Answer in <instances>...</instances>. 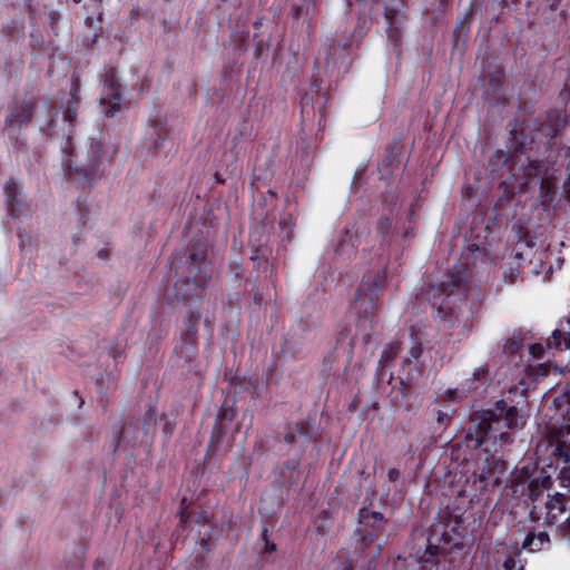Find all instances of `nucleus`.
<instances>
[{"instance_id": "nucleus-1", "label": "nucleus", "mask_w": 570, "mask_h": 570, "mask_svg": "<svg viewBox=\"0 0 570 570\" xmlns=\"http://www.w3.org/2000/svg\"><path fill=\"white\" fill-rule=\"evenodd\" d=\"M528 416L517 406L504 409L499 405L494 411H487L480 415L476 426V440L485 452H500L513 442L512 433L508 430H522Z\"/></svg>"}, {"instance_id": "nucleus-2", "label": "nucleus", "mask_w": 570, "mask_h": 570, "mask_svg": "<svg viewBox=\"0 0 570 570\" xmlns=\"http://www.w3.org/2000/svg\"><path fill=\"white\" fill-rule=\"evenodd\" d=\"M101 154V145L95 139L75 140L68 137L63 148L62 166L66 175L87 177L97 167Z\"/></svg>"}, {"instance_id": "nucleus-3", "label": "nucleus", "mask_w": 570, "mask_h": 570, "mask_svg": "<svg viewBox=\"0 0 570 570\" xmlns=\"http://www.w3.org/2000/svg\"><path fill=\"white\" fill-rule=\"evenodd\" d=\"M563 492H556L546 501L544 522L550 528L560 531L570 541V476H563Z\"/></svg>"}, {"instance_id": "nucleus-4", "label": "nucleus", "mask_w": 570, "mask_h": 570, "mask_svg": "<svg viewBox=\"0 0 570 570\" xmlns=\"http://www.w3.org/2000/svg\"><path fill=\"white\" fill-rule=\"evenodd\" d=\"M543 452H547L551 459L548 465L570 462V424H562L551 430L548 441L537 446L539 455ZM563 476H570V469H567Z\"/></svg>"}, {"instance_id": "nucleus-5", "label": "nucleus", "mask_w": 570, "mask_h": 570, "mask_svg": "<svg viewBox=\"0 0 570 570\" xmlns=\"http://www.w3.org/2000/svg\"><path fill=\"white\" fill-rule=\"evenodd\" d=\"M122 99L124 97L115 71H107L104 78V88L99 99L101 111L107 117L115 116L121 108Z\"/></svg>"}, {"instance_id": "nucleus-6", "label": "nucleus", "mask_w": 570, "mask_h": 570, "mask_svg": "<svg viewBox=\"0 0 570 570\" xmlns=\"http://www.w3.org/2000/svg\"><path fill=\"white\" fill-rule=\"evenodd\" d=\"M438 296L441 297L443 295H445V297H443L439 304V313L442 315V317L444 320H446L448 316H454L456 315V309L458 307H452L451 304L452 303H455L456 301H461V289H460V286H456V292L454 291V288L452 287L450 293L448 292V285H444L442 284L439 288H438Z\"/></svg>"}, {"instance_id": "nucleus-7", "label": "nucleus", "mask_w": 570, "mask_h": 570, "mask_svg": "<svg viewBox=\"0 0 570 570\" xmlns=\"http://www.w3.org/2000/svg\"><path fill=\"white\" fill-rule=\"evenodd\" d=\"M33 104L29 100H22L16 105L7 117V124L10 128H21L32 117Z\"/></svg>"}, {"instance_id": "nucleus-8", "label": "nucleus", "mask_w": 570, "mask_h": 570, "mask_svg": "<svg viewBox=\"0 0 570 570\" xmlns=\"http://www.w3.org/2000/svg\"><path fill=\"white\" fill-rule=\"evenodd\" d=\"M550 546V537L549 534L543 531H529V533L525 535L522 548L527 549L531 552H537L540 550H543Z\"/></svg>"}, {"instance_id": "nucleus-9", "label": "nucleus", "mask_w": 570, "mask_h": 570, "mask_svg": "<svg viewBox=\"0 0 570 570\" xmlns=\"http://www.w3.org/2000/svg\"><path fill=\"white\" fill-rule=\"evenodd\" d=\"M489 375V368L488 367H480L476 371L472 373V381L473 384L463 386L461 390H448L446 393L451 397V400H456L461 397V393H464L466 391H471L475 389L474 382L483 383L487 381V377Z\"/></svg>"}, {"instance_id": "nucleus-10", "label": "nucleus", "mask_w": 570, "mask_h": 570, "mask_svg": "<svg viewBox=\"0 0 570 570\" xmlns=\"http://www.w3.org/2000/svg\"><path fill=\"white\" fill-rule=\"evenodd\" d=\"M373 306H374L373 299L370 298V301L366 303V305L364 307L366 315L364 317H360V322L357 324V327H360V333L356 332L355 337L360 336L363 341L367 340V337L370 335V331L372 328L371 317L367 315V311L373 308Z\"/></svg>"}, {"instance_id": "nucleus-11", "label": "nucleus", "mask_w": 570, "mask_h": 570, "mask_svg": "<svg viewBox=\"0 0 570 570\" xmlns=\"http://www.w3.org/2000/svg\"><path fill=\"white\" fill-rule=\"evenodd\" d=\"M3 191L9 202L8 209L13 214V203L17 202L20 191L19 184L14 179H8L3 185Z\"/></svg>"}, {"instance_id": "nucleus-12", "label": "nucleus", "mask_w": 570, "mask_h": 570, "mask_svg": "<svg viewBox=\"0 0 570 570\" xmlns=\"http://www.w3.org/2000/svg\"><path fill=\"white\" fill-rule=\"evenodd\" d=\"M521 345H522V338L520 336L513 335L505 341V343L503 345V352L507 355H514L520 351Z\"/></svg>"}, {"instance_id": "nucleus-13", "label": "nucleus", "mask_w": 570, "mask_h": 570, "mask_svg": "<svg viewBox=\"0 0 570 570\" xmlns=\"http://www.w3.org/2000/svg\"><path fill=\"white\" fill-rule=\"evenodd\" d=\"M552 404L561 412V415L564 416L563 407L570 405V392H562L558 397H554Z\"/></svg>"}, {"instance_id": "nucleus-14", "label": "nucleus", "mask_w": 570, "mask_h": 570, "mask_svg": "<svg viewBox=\"0 0 570 570\" xmlns=\"http://www.w3.org/2000/svg\"><path fill=\"white\" fill-rule=\"evenodd\" d=\"M529 353L533 358H544L546 348L542 344H532L529 346Z\"/></svg>"}, {"instance_id": "nucleus-15", "label": "nucleus", "mask_w": 570, "mask_h": 570, "mask_svg": "<svg viewBox=\"0 0 570 570\" xmlns=\"http://www.w3.org/2000/svg\"><path fill=\"white\" fill-rule=\"evenodd\" d=\"M422 352H423L422 345L420 343H413L409 350L407 362L417 361L421 357Z\"/></svg>"}, {"instance_id": "nucleus-16", "label": "nucleus", "mask_w": 570, "mask_h": 570, "mask_svg": "<svg viewBox=\"0 0 570 570\" xmlns=\"http://www.w3.org/2000/svg\"><path fill=\"white\" fill-rule=\"evenodd\" d=\"M397 351H399V347L391 344V345H386L382 352V358L385 361V362H389L391 360H393V357L397 354Z\"/></svg>"}, {"instance_id": "nucleus-17", "label": "nucleus", "mask_w": 570, "mask_h": 570, "mask_svg": "<svg viewBox=\"0 0 570 570\" xmlns=\"http://www.w3.org/2000/svg\"><path fill=\"white\" fill-rule=\"evenodd\" d=\"M76 116H77L76 108L68 107L63 112V120L71 125L72 121L76 119Z\"/></svg>"}, {"instance_id": "nucleus-18", "label": "nucleus", "mask_w": 570, "mask_h": 570, "mask_svg": "<svg viewBox=\"0 0 570 570\" xmlns=\"http://www.w3.org/2000/svg\"><path fill=\"white\" fill-rule=\"evenodd\" d=\"M376 278H377V281H376V282H375V284H374V289H375V291H377L379 288H381V287H382V284H383V281H382V277H381V276H377Z\"/></svg>"}, {"instance_id": "nucleus-19", "label": "nucleus", "mask_w": 570, "mask_h": 570, "mask_svg": "<svg viewBox=\"0 0 570 570\" xmlns=\"http://www.w3.org/2000/svg\"><path fill=\"white\" fill-rule=\"evenodd\" d=\"M362 297H363L362 293H358L357 296H356V304L358 305L357 308H361L362 305H363Z\"/></svg>"}, {"instance_id": "nucleus-20", "label": "nucleus", "mask_w": 570, "mask_h": 570, "mask_svg": "<svg viewBox=\"0 0 570 570\" xmlns=\"http://www.w3.org/2000/svg\"><path fill=\"white\" fill-rule=\"evenodd\" d=\"M373 517L376 520H382L383 519V514L381 512H373Z\"/></svg>"}, {"instance_id": "nucleus-21", "label": "nucleus", "mask_w": 570, "mask_h": 570, "mask_svg": "<svg viewBox=\"0 0 570 570\" xmlns=\"http://www.w3.org/2000/svg\"><path fill=\"white\" fill-rule=\"evenodd\" d=\"M538 375H544V367L540 365L539 371L537 372Z\"/></svg>"}]
</instances>
